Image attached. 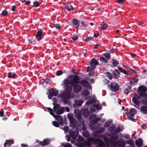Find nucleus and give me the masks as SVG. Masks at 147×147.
Listing matches in <instances>:
<instances>
[{"label":"nucleus","instance_id":"cd10ccee","mask_svg":"<svg viewBox=\"0 0 147 147\" xmlns=\"http://www.w3.org/2000/svg\"><path fill=\"white\" fill-rule=\"evenodd\" d=\"M65 8L67 10H68L69 11H72L74 8V7H73V6L70 4H68L66 5Z\"/></svg>","mask_w":147,"mask_h":147},{"label":"nucleus","instance_id":"4d7b16f0","mask_svg":"<svg viewBox=\"0 0 147 147\" xmlns=\"http://www.w3.org/2000/svg\"><path fill=\"white\" fill-rule=\"evenodd\" d=\"M124 137L125 138L129 139L130 138L128 134L125 135L124 136Z\"/></svg>","mask_w":147,"mask_h":147},{"label":"nucleus","instance_id":"e2e57ef3","mask_svg":"<svg viewBox=\"0 0 147 147\" xmlns=\"http://www.w3.org/2000/svg\"><path fill=\"white\" fill-rule=\"evenodd\" d=\"M65 138L67 139V141H69L71 140L69 137L68 135H66L65 136Z\"/></svg>","mask_w":147,"mask_h":147},{"label":"nucleus","instance_id":"8fccbe9b","mask_svg":"<svg viewBox=\"0 0 147 147\" xmlns=\"http://www.w3.org/2000/svg\"><path fill=\"white\" fill-rule=\"evenodd\" d=\"M54 26L57 29H59L60 28L61 26L60 24H54Z\"/></svg>","mask_w":147,"mask_h":147},{"label":"nucleus","instance_id":"37998d69","mask_svg":"<svg viewBox=\"0 0 147 147\" xmlns=\"http://www.w3.org/2000/svg\"><path fill=\"white\" fill-rule=\"evenodd\" d=\"M103 55L108 59H109L111 55L110 54L108 53H104Z\"/></svg>","mask_w":147,"mask_h":147},{"label":"nucleus","instance_id":"e433bc0d","mask_svg":"<svg viewBox=\"0 0 147 147\" xmlns=\"http://www.w3.org/2000/svg\"><path fill=\"white\" fill-rule=\"evenodd\" d=\"M93 107L94 108L98 110H100L101 109V106L97 104H95L94 105Z\"/></svg>","mask_w":147,"mask_h":147},{"label":"nucleus","instance_id":"7ed1b4c3","mask_svg":"<svg viewBox=\"0 0 147 147\" xmlns=\"http://www.w3.org/2000/svg\"><path fill=\"white\" fill-rule=\"evenodd\" d=\"M103 138L106 143L108 144V146H109V144H110L114 147H115L117 146V141H116L118 138L117 135L111 136L110 137L109 139L105 137H104Z\"/></svg>","mask_w":147,"mask_h":147},{"label":"nucleus","instance_id":"6ab92c4d","mask_svg":"<svg viewBox=\"0 0 147 147\" xmlns=\"http://www.w3.org/2000/svg\"><path fill=\"white\" fill-rule=\"evenodd\" d=\"M50 140L48 138L44 140L42 142L39 141L40 144L42 146H44L49 144L51 142Z\"/></svg>","mask_w":147,"mask_h":147},{"label":"nucleus","instance_id":"72a5a7b5","mask_svg":"<svg viewBox=\"0 0 147 147\" xmlns=\"http://www.w3.org/2000/svg\"><path fill=\"white\" fill-rule=\"evenodd\" d=\"M123 130L122 127L121 126L118 127L116 129H115V134L119 133L122 131Z\"/></svg>","mask_w":147,"mask_h":147},{"label":"nucleus","instance_id":"4be33fe9","mask_svg":"<svg viewBox=\"0 0 147 147\" xmlns=\"http://www.w3.org/2000/svg\"><path fill=\"white\" fill-rule=\"evenodd\" d=\"M138 82V79L136 78H133L131 79L130 82L129 84L131 85H135Z\"/></svg>","mask_w":147,"mask_h":147},{"label":"nucleus","instance_id":"5fc2aeb1","mask_svg":"<svg viewBox=\"0 0 147 147\" xmlns=\"http://www.w3.org/2000/svg\"><path fill=\"white\" fill-rule=\"evenodd\" d=\"M63 73V72L61 71H58L57 72V76H60Z\"/></svg>","mask_w":147,"mask_h":147},{"label":"nucleus","instance_id":"473e14b6","mask_svg":"<svg viewBox=\"0 0 147 147\" xmlns=\"http://www.w3.org/2000/svg\"><path fill=\"white\" fill-rule=\"evenodd\" d=\"M127 144H129L132 147H133L134 144L133 140L132 139H129L126 141Z\"/></svg>","mask_w":147,"mask_h":147},{"label":"nucleus","instance_id":"0e129e2a","mask_svg":"<svg viewBox=\"0 0 147 147\" xmlns=\"http://www.w3.org/2000/svg\"><path fill=\"white\" fill-rule=\"evenodd\" d=\"M99 34V33H94V37L95 38H97L98 37Z\"/></svg>","mask_w":147,"mask_h":147},{"label":"nucleus","instance_id":"680f3d73","mask_svg":"<svg viewBox=\"0 0 147 147\" xmlns=\"http://www.w3.org/2000/svg\"><path fill=\"white\" fill-rule=\"evenodd\" d=\"M141 127L143 129H146V127L145 125L144 124L141 126Z\"/></svg>","mask_w":147,"mask_h":147},{"label":"nucleus","instance_id":"9d476101","mask_svg":"<svg viewBox=\"0 0 147 147\" xmlns=\"http://www.w3.org/2000/svg\"><path fill=\"white\" fill-rule=\"evenodd\" d=\"M96 116L95 114H92L89 117V119L90 120H92L90 121V123L92 124H95L98 121L100 120V118L98 117L96 118Z\"/></svg>","mask_w":147,"mask_h":147},{"label":"nucleus","instance_id":"423d86ee","mask_svg":"<svg viewBox=\"0 0 147 147\" xmlns=\"http://www.w3.org/2000/svg\"><path fill=\"white\" fill-rule=\"evenodd\" d=\"M54 105L53 109L54 111L58 115H60L63 113L64 111V108L63 107H60L59 104L53 103Z\"/></svg>","mask_w":147,"mask_h":147},{"label":"nucleus","instance_id":"c9c22d12","mask_svg":"<svg viewBox=\"0 0 147 147\" xmlns=\"http://www.w3.org/2000/svg\"><path fill=\"white\" fill-rule=\"evenodd\" d=\"M108 26V25L105 23L102 24L100 26V28L102 30H105Z\"/></svg>","mask_w":147,"mask_h":147},{"label":"nucleus","instance_id":"58836bf2","mask_svg":"<svg viewBox=\"0 0 147 147\" xmlns=\"http://www.w3.org/2000/svg\"><path fill=\"white\" fill-rule=\"evenodd\" d=\"M52 123L54 126L56 127H59V123L56 121H53Z\"/></svg>","mask_w":147,"mask_h":147},{"label":"nucleus","instance_id":"052dcab7","mask_svg":"<svg viewBox=\"0 0 147 147\" xmlns=\"http://www.w3.org/2000/svg\"><path fill=\"white\" fill-rule=\"evenodd\" d=\"M28 41L29 43L30 44H35V43L34 42H32V41H31L30 39H28Z\"/></svg>","mask_w":147,"mask_h":147},{"label":"nucleus","instance_id":"f03ea898","mask_svg":"<svg viewBox=\"0 0 147 147\" xmlns=\"http://www.w3.org/2000/svg\"><path fill=\"white\" fill-rule=\"evenodd\" d=\"M83 135L85 137L87 138V141L84 140L82 137L80 136H79L77 139L78 143L76 144V145L79 147H84L85 146L90 147V146H88L84 145V143H85V142H87L88 141V139L89 138H89V133L88 131H84L83 133Z\"/></svg>","mask_w":147,"mask_h":147},{"label":"nucleus","instance_id":"774afa93","mask_svg":"<svg viewBox=\"0 0 147 147\" xmlns=\"http://www.w3.org/2000/svg\"><path fill=\"white\" fill-rule=\"evenodd\" d=\"M22 147H28V146L27 144H22L21 145Z\"/></svg>","mask_w":147,"mask_h":147},{"label":"nucleus","instance_id":"4c0bfd02","mask_svg":"<svg viewBox=\"0 0 147 147\" xmlns=\"http://www.w3.org/2000/svg\"><path fill=\"white\" fill-rule=\"evenodd\" d=\"M40 5V3L38 1H35L33 3V6L35 7H38Z\"/></svg>","mask_w":147,"mask_h":147},{"label":"nucleus","instance_id":"aec40b11","mask_svg":"<svg viewBox=\"0 0 147 147\" xmlns=\"http://www.w3.org/2000/svg\"><path fill=\"white\" fill-rule=\"evenodd\" d=\"M82 113L83 116L85 117H87L89 115V114L88 109H85L82 110Z\"/></svg>","mask_w":147,"mask_h":147},{"label":"nucleus","instance_id":"49530a36","mask_svg":"<svg viewBox=\"0 0 147 147\" xmlns=\"http://www.w3.org/2000/svg\"><path fill=\"white\" fill-rule=\"evenodd\" d=\"M93 37H88L85 40V41L86 42H88L90 41H91L93 40Z\"/></svg>","mask_w":147,"mask_h":147},{"label":"nucleus","instance_id":"4468645a","mask_svg":"<svg viewBox=\"0 0 147 147\" xmlns=\"http://www.w3.org/2000/svg\"><path fill=\"white\" fill-rule=\"evenodd\" d=\"M140 97L136 94H134V96L132 98V100L133 102L136 105H138L140 103L139 100Z\"/></svg>","mask_w":147,"mask_h":147},{"label":"nucleus","instance_id":"20e7f679","mask_svg":"<svg viewBox=\"0 0 147 147\" xmlns=\"http://www.w3.org/2000/svg\"><path fill=\"white\" fill-rule=\"evenodd\" d=\"M90 67H88L86 70L88 72H89L90 75L94 76V70L96 65H98V63L96 59H93L90 61Z\"/></svg>","mask_w":147,"mask_h":147},{"label":"nucleus","instance_id":"ddd939ff","mask_svg":"<svg viewBox=\"0 0 147 147\" xmlns=\"http://www.w3.org/2000/svg\"><path fill=\"white\" fill-rule=\"evenodd\" d=\"M70 136L73 140H75L76 137L78 136V131L76 128L75 131H70L69 132Z\"/></svg>","mask_w":147,"mask_h":147},{"label":"nucleus","instance_id":"3c124183","mask_svg":"<svg viewBox=\"0 0 147 147\" xmlns=\"http://www.w3.org/2000/svg\"><path fill=\"white\" fill-rule=\"evenodd\" d=\"M69 129V127L67 126H65L63 127V129L65 131V132H67L68 131Z\"/></svg>","mask_w":147,"mask_h":147},{"label":"nucleus","instance_id":"6e6d98bb","mask_svg":"<svg viewBox=\"0 0 147 147\" xmlns=\"http://www.w3.org/2000/svg\"><path fill=\"white\" fill-rule=\"evenodd\" d=\"M129 70L130 71L131 73L132 74H136V73L135 71L132 70L131 69H129Z\"/></svg>","mask_w":147,"mask_h":147},{"label":"nucleus","instance_id":"a19ab883","mask_svg":"<svg viewBox=\"0 0 147 147\" xmlns=\"http://www.w3.org/2000/svg\"><path fill=\"white\" fill-rule=\"evenodd\" d=\"M106 74L107 77L110 80H111L112 79V75L111 74L108 72H107Z\"/></svg>","mask_w":147,"mask_h":147},{"label":"nucleus","instance_id":"c756f323","mask_svg":"<svg viewBox=\"0 0 147 147\" xmlns=\"http://www.w3.org/2000/svg\"><path fill=\"white\" fill-rule=\"evenodd\" d=\"M115 127L114 125H112L109 128V130L111 132L115 134Z\"/></svg>","mask_w":147,"mask_h":147},{"label":"nucleus","instance_id":"b1692460","mask_svg":"<svg viewBox=\"0 0 147 147\" xmlns=\"http://www.w3.org/2000/svg\"><path fill=\"white\" fill-rule=\"evenodd\" d=\"M136 143L138 147H141L143 144V141L141 138H139L136 140Z\"/></svg>","mask_w":147,"mask_h":147},{"label":"nucleus","instance_id":"c85d7f7f","mask_svg":"<svg viewBox=\"0 0 147 147\" xmlns=\"http://www.w3.org/2000/svg\"><path fill=\"white\" fill-rule=\"evenodd\" d=\"M131 87V86H129L127 88H125L124 90V93L126 94H127L129 93L130 91Z\"/></svg>","mask_w":147,"mask_h":147},{"label":"nucleus","instance_id":"393cba45","mask_svg":"<svg viewBox=\"0 0 147 147\" xmlns=\"http://www.w3.org/2000/svg\"><path fill=\"white\" fill-rule=\"evenodd\" d=\"M112 74L114 78L115 79H118L120 76V73L115 70L113 72Z\"/></svg>","mask_w":147,"mask_h":147},{"label":"nucleus","instance_id":"69168bd1","mask_svg":"<svg viewBox=\"0 0 147 147\" xmlns=\"http://www.w3.org/2000/svg\"><path fill=\"white\" fill-rule=\"evenodd\" d=\"M65 109V110L67 112H69L70 111V109H69V108L68 107H65V108H64V109Z\"/></svg>","mask_w":147,"mask_h":147},{"label":"nucleus","instance_id":"13d9d810","mask_svg":"<svg viewBox=\"0 0 147 147\" xmlns=\"http://www.w3.org/2000/svg\"><path fill=\"white\" fill-rule=\"evenodd\" d=\"M81 24L82 26L84 27H86L87 26V24L86 23H85L84 22H81Z\"/></svg>","mask_w":147,"mask_h":147},{"label":"nucleus","instance_id":"bf43d9fd","mask_svg":"<svg viewBox=\"0 0 147 147\" xmlns=\"http://www.w3.org/2000/svg\"><path fill=\"white\" fill-rule=\"evenodd\" d=\"M87 79L90 80V82L91 83H93L94 82V80L93 79H90L89 78H88Z\"/></svg>","mask_w":147,"mask_h":147},{"label":"nucleus","instance_id":"603ef678","mask_svg":"<svg viewBox=\"0 0 147 147\" xmlns=\"http://www.w3.org/2000/svg\"><path fill=\"white\" fill-rule=\"evenodd\" d=\"M125 1V0H118L117 1V2L119 4H122Z\"/></svg>","mask_w":147,"mask_h":147},{"label":"nucleus","instance_id":"c03bdc74","mask_svg":"<svg viewBox=\"0 0 147 147\" xmlns=\"http://www.w3.org/2000/svg\"><path fill=\"white\" fill-rule=\"evenodd\" d=\"M100 60L101 62L104 63L107 62L108 61L107 59L105 58H104L102 57L100 59Z\"/></svg>","mask_w":147,"mask_h":147},{"label":"nucleus","instance_id":"2f4dec72","mask_svg":"<svg viewBox=\"0 0 147 147\" xmlns=\"http://www.w3.org/2000/svg\"><path fill=\"white\" fill-rule=\"evenodd\" d=\"M83 102V101L82 100H77L75 101V104L77 105L80 106L82 105Z\"/></svg>","mask_w":147,"mask_h":147},{"label":"nucleus","instance_id":"9b49d317","mask_svg":"<svg viewBox=\"0 0 147 147\" xmlns=\"http://www.w3.org/2000/svg\"><path fill=\"white\" fill-rule=\"evenodd\" d=\"M119 86L116 82L112 83L110 85L109 88L110 90L113 92H116L119 90Z\"/></svg>","mask_w":147,"mask_h":147},{"label":"nucleus","instance_id":"f8f14e48","mask_svg":"<svg viewBox=\"0 0 147 147\" xmlns=\"http://www.w3.org/2000/svg\"><path fill=\"white\" fill-rule=\"evenodd\" d=\"M67 116L70 123V126H72L73 128H74L75 126L74 124V119L73 114L71 113H69L67 114Z\"/></svg>","mask_w":147,"mask_h":147},{"label":"nucleus","instance_id":"1a4fd4ad","mask_svg":"<svg viewBox=\"0 0 147 147\" xmlns=\"http://www.w3.org/2000/svg\"><path fill=\"white\" fill-rule=\"evenodd\" d=\"M49 92V94L48 95V97L49 99H51L53 96H56L58 93V91L54 88H51Z\"/></svg>","mask_w":147,"mask_h":147},{"label":"nucleus","instance_id":"338daca9","mask_svg":"<svg viewBox=\"0 0 147 147\" xmlns=\"http://www.w3.org/2000/svg\"><path fill=\"white\" fill-rule=\"evenodd\" d=\"M16 8V7L15 6H13L11 7V10L13 11H14L15 10V9Z\"/></svg>","mask_w":147,"mask_h":147},{"label":"nucleus","instance_id":"864d4df0","mask_svg":"<svg viewBox=\"0 0 147 147\" xmlns=\"http://www.w3.org/2000/svg\"><path fill=\"white\" fill-rule=\"evenodd\" d=\"M24 2H25V4L27 5H29L30 3V2L29 1H26L25 0L24 1Z\"/></svg>","mask_w":147,"mask_h":147},{"label":"nucleus","instance_id":"ea45409f","mask_svg":"<svg viewBox=\"0 0 147 147\" xmlns=\"http://www.w3.org/2000/svg\"><path fill=\"white\" fill-rule=\"evenodd\" d=\"M111 122L110 121H107L106 122L104 125L105 127H108L111 124Z\"/></svg>","mask_w":147,"mask_h":147},{"label":"nucleus","instance_id":"bb28decb","mask_svg":"<svg viewBox=\"0 0 147 147\" xmlns=\"http://www.w3.org/2000/svg\"><path fill=\"white\" fill-rule=\"evenodd\" d=\"M117 67L119 70L121 72L123 73L124 74L126 75L127 76H128L129 75V74H128V73L125 70L122 69L121 67H120L119 66H118Z\"/></svg>","mask_w":147,"mask_h":147},{"label":"nucleus","instance_id":"de8ad7c7","mask_svg":"<svg viewBox=\"0 0 147 147\" xmlns=\"http://www.w3.org/2000/svg\"><path fill=\"white\" fill-rule=\"evenodd\" d=\"M8 12L6 9L4 10L2 12L1 14L2 16H5L7 14Z\"/></svg>","mask_w":147,"mask_h":147},{"label":"nucleus","instance_id":"a211bd4d","mask_svg":"<svg viewBox=\"0 0 147 147\" xmlns=\"http://www.w3.org/2000/svg\"><path fill=\"white\" fill-rule=\"evenodd\" d=\"M14 143V141L13 140H6L4 143V147H8L10 146L11 144Z\"/></svg>","mask_w":147,"mask_h":147},{"label":"nucleus","instance_id":"412c9836","mask_svg":"<svg viewBox=\"0 0 147 147\" xmlns=\"http://www.w3.org/2000/svg\"><path fill=\"white\" fill-rule=\"evenodd\" d=\"M141 112L144 114H147V106H142L140 108Z\"/></svg>","mask_w":147,"mask_h":147},{"label":"nucleus","instance_id":"2eb2a0df","mask_svg":"<svg viewBox=\"0 0 147 147\" xmlns=\"http://www.w3.org/2000/svg\"><path fill=\"white\" fill-rule=\"evenodd\" d=\"M74 113L75 117L78 118L80 121H81L82 118L81 114H82V111L80 112L78 109H75L74 110Z\"/></svg>","mask_w":147,"mask_h":147},{"label":"nucleus","instance_id":"6e6552de","mask_svg":"<svg viewBox=\"0 0 147 147\" xmlns=\"http://www.w3.org/2000/svg\"><path fill=\"white\" fill-rule=\"evenodd\" d=\"M138 90L140 95L144 97H147V94L146 93L147 89L146 87L144 86H141L139 87Z\"/></svg>","mask_w":147,"mask_h":147},{"label":"nucleus","instance_id":"dca6fc26","mask_svg":"<svg viewBox=\"0 0 147 147\" xmlns=\"http://www.w3.org/2000/svg\"><path fill=\"white\" fill-rule=\"evenodd\" d=\"M105 129L103 127L100 128L99 129L96 131H94L92 134V135L94 137H97L99 136V134L105 131Z\"/></svg>","mask_w":147,"mask_h":147},{"label":"nucleus","instance_id":"a878e982","mask_svg":"<svg viewBox=\"0 0 147 147\" xmlns=\"http://www.w3.org/2000/svg\"><path fill=\"white\" fill-rule=\"evenodd\" d=\"M72 22L73 24L76 26V28H78L79 26V24L80 22L78 20L74 19L72 20Z\"/></svg>","mask_w":147,"mask_h":147},{"label":"nucleus","instance_id":"7c9ffc66","mask_svg":"<svg viewBox=\"0 0 147 147\" xmlns=\"http://www.w3.org/2000/svg\"><path fill=\"white\" fill-rule=\"evenodd\" d=\"M8 77L9 78H15L17 77V76L15 74H11V72H9L8 74Z\"/></svg>","mask_w":147,"mask_h":147},{"label":"nucleus","instance_id":"5701e85b","mask_svg":"<svg viewBox=\"0 0 147 147\" xmlns=\"http://www.w3.org/2000/svg\"><path fill=\"white\" fill-rule=\"evenodd\" d=\"M88 88L90 89L89 88H86V90H84L82 92L81 94L82 96H88L90 94V92L88 90ZM91 89V88L90 89Z\"/></svg>","mask_w":147,"mask_h":147},{"label":"nucleus","instance_id":"0eeeda50","mask_svg":"<svg viewBox=\"0 0 147 147\" xmlns=\"http://www.w3.org/2000/svg\"><path fill=\"white\" fill-rule=\"evenodd\" d=\"M47 109L50 112V114L53 116L55 119L58 121L61 125H62L63 124V119L61 116L60 115H55L53 112L52 109L50 107L47 108Z\"/></svg>","mask_w":147,"mask_h":147},{"label":"nucleus","instance_id":"f257e3e1","mask_svg":"<svg viewBox=\"0 0 147 147\" xmlns=\"http://www.w3.org/2000/svg\"><path fill=\"white\" fill-rule=\"evenodd\" d=\"M79 83L84 88H91V86L87 80H83L79 82V78L76 75L69 76L63 81L61 85L65 87V89L59 96L61 98L62 101L64 103L69 104L70 102L67 99L74 97L71 93L72 87L69 85L74 86V91L78 93L82 89V87L78 84Z\"/></svg>","mask_w":147,"mask_h":147},{"label":"nucleus","instance_id":"09e8293b","mask_svg":"<svg viewBox=\"0 0 147 147\" xmlns=\"http://www.w3.org/2000/svg\"><path fill=\"white\" fill-rule=\"evenodd\" d=\"M81 123L83 124L82 125V129L84 131H86L85 130L86 129V128L85 126V125L83 124L84 123V120H83L82 121H81Z\"/></svg>","mask_w":147,"mask_h":147},{"label":"nucleus","instance_id":"79ce46f5","mask_svg":"<svg viewBox=\"0 0 147 147\" xmlns=\"http://www.w3.org/2000/svg\"><path fill=\"white\" fill-rule=\"evenodd\" d=\"M71 38L73 40L75 41L78 39V37L77 35H74L72 36Z\"/></svg>","mask_w":147,"mask_h":147},{"label":"nucleus","instance_id":"f704fd0d","mask_svg":"<svg viewBox=\"0 0 147 147\" xmlns=\"http://www.w3.org/2000/svg\"><path fill=\"white\" fill-rule=\"evenodd\" d=\"M112 66L113 67H115L119 63L118 61L114 59H112Z\"/></svg>","mask_w":147,"mask_h":147},{"label":"nucleus","instance_id":"39448f33","mask_svg":"<svg viewBox=\"0 0 147 147\" xmlns=\"http://www.w3.org/2000/svg\"><path fill=\"white\" fill-rule=\"evenodd\" d=\"M136 113V110L134 108H132L130 109L129 113L126 112L125 114L129 119L135 122L136 121V120L133 117H134Z\"/></svg>","mask_w":147,"mask_h":147},{"label":"nucleus","instance_id":"a18cd8bd","mask_svg":"<svg viewBox=\"0 0 147 147\" xmlns=\"http://www.w3.org/2000/svg\"><path fill=\"white\" fill-rule=\"evenodd\" d=\"M93 102V100L92 99H90L88 100L86 102V104L87 105H89Z\"/></svg>","mask_w":147,"mask_h":147},{"label":"nucleus","instance_id":"f3484780","mask_svg":"<svg viewBox=\"0 0 147 147\" xmlns=\"http://www.w3.org/2000/svg\"><path fill=\"white\" fill-rule=\"evenodd\" d=\"M42 30L38 31L36 36V39L38 41H39L42 38Z\"/></svg>","mask_w":147,"mask_h":147}]
</instances>
